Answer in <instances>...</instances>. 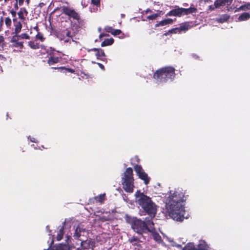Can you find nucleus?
Wrapping results in <instances>:
<instances>
[{
    "label": "nucleus",
    "mask_w": 250,
    "mask_h": 250,
    "mask_svg": "<svg viewBox=\"0 0 250 250\" xmlns=\"http://www.w3.org/2000/svg\"><path fill=\"white\" fill-rule=\"evenodd\" d=\"M173 22V21L172 19L170 18H167L164 19V20H162L160 21V22H158L155 25V27H157L160 26H165L167 24H172Z\"/></svg>",
    "instance_id": "nucleus-16"
},
{
    "label": "nucleus",
    "mask_w": 250,
    "mask_h": 250,
    "mask_svg": "<svg viewBox=\"0 0 250 250\" xmlns=\"http://www.w3.org/2000/svg\"><path fill=\"white\" fill-rule=\"evenodd\" d=\"M232 0H225V3H226V5H230L231 2H232Z\"/></svg>",
    "instance_id": "nucleus-49"
},
{
    "label": "nucleus",
    "mask_w": 250,
    "mask_h": 250,
    "mask_svg": "<svg viewBox=\"0 0 250 250\" xmlns=\"http://www.w3.org/2000/svg\"><path fill=\"white\" fill-rule=\"evenodd\" d=\"M2 23H3V18H2V17H1V18H0V25H1Z\"/></svg>",
    "instance_id": "nucleus-58"
},
{
    "label": "nucleus",
    "mask_w": 250,
    "mask_h": 250,
    "mask_svg": "<svg viewBox=\"0 0 250 250\" xmlns=\"http://www.w3.org/2000/svg\"><path fill=\"white\" fill-rule=\"evenodd\" d=\"M138 241V238L134 237V236L131 237L130 239H129V241L131 243H133L134 242H137Z\"/></svg>",
    "instance_id": "nucleus-45"
},
{
    "label": "nucleus",
    "mask_w": 250,
    "mask_h": 250,
    "mask_svg": "<svg viewBox=\"0 0 250 250\" xmlns=\"http://www.w3.org/2000/svg\"><path fill=\"white\" fill-rule=\"evenodd\" d=\"M182 250H195V245L191 243H188L182 249Z\"/></svg>",
    "instance_id": "nucleus-27"
},
{
    "label": "nucleus",
    "mask_w": 250,
    "mask_h": 250,
    "mask_svg": "<svg viewBox=\"0 0 250 250\" xmlns=\"http://www.w3.org/2000/svg\"><path fill=\"white\" fill-rule=\"evenodd\" d=\"M46 250H49V248ZM50 250H70V249L67 245L59 244L54 246Z\"/></svg>",
    "instance_id": "nucleus-15"
},
{
    "label": "nucleus",
    "mask_w": 250,
    "mask_h": 250,
    "mask_svg": "<svg viewBox=\"0 0 250 250\" xmlns=\"http://www.w3.org/2000/svg\"><path fill=\"white\" fill-rule=\"evenodd\" d=\"M3 0H0V1H2Z\"/></svg>",
    "instance_id": "nucleus-63"
},
{
    "label": "nucleus",
    "mask_w": 250,
    "mask_h": 250,
    "mask_svg": "<svg viewBox=\"0 0 250 250\" xmlns=\"http://www.w3.org/2000/svg\"><path fill=\"white\" fill-rule=\"evenodd\" d=\"M107 36H109L108 34H105V33H102L99 36V39L100 40H101L103 37H107Z\"/></svg>",
    "instance_id": "nucleus-46"
},
{
    "label": "nucleus",
    "mask_w": 250,
    "mask_h": 250,
    "mask_svg": "<svg viewBox=\"0 0 250 250\" xmlns=\"http://www.w3.org/2000/svg\"><path fill=\"white\" fill-rule=\"evenodd\" d=\"M81 246V248H78L77 250H94L93 242L90 239L82 240Z\"/></svg>",
    "instance_id": "nucleus-10"
},
{
    "label": "nucleus",
    "mask_w": 250,
    "mask_h": 250,
    "mask_svg": "<svg viewBox=\"0 0 250 250\" xmlns=\"http://www.w3.org/2000/svg\"><path fill=\"white\" fill-rule=\"evenodd\" d=\"M229 18V16L228 14H223L221 15L219 18H216V21L219 23H224L227 21Z\"/></svg>",
    "instance_id": "nucleus-20"
},
{
    "label": "nucleus",
    "mask_w": 250,
    "mask_h": 250,
    "mask_svg": "<svg viewBox=\"0 0 250 250\" xmlns=\"http://www.w3.org/2000/svg\"><path fill=\"white\" fill-rule=\"evenodd\" d=\"M197 12V9L194 6H190L188 8L180 7L178 6H175L174 9L169 11L167 14V16H175L181 17L183 16L192 15Z\"/></svg>",
    "instance_id": "nucleus-6"
},
{
    "label": "nucleus",
    "mask_w": 250,
    "mask_h": 250,
    "mask_svg": "<svg viewBox=\"0 0 250 250\" xmlns=\"http://www.w3.org/2000/svg\"><path fill=\"white\" fill-rule=\"evenodd\" d=\"M13 22H14L15 23H17V22H18V21H18V20H17V19L16 17H15V18H13Z\"/></svg>",
    "instance_id": "nucleus-53"
},
{
    "label": "nucleus",
    "mask_w": 250,
    "mask_h": 250,
    "mask_svg": "<svg viewBox=\"0 0 250 250\" xmlns=\"http://www.w3.org/2000/svg\"><path fill=\"white\" fill-rule=\"evenodd\" d=\"M30 141L32 142H33V143H37V140L35 138H33L32 139H31L30 140Z\"/></svg>",
    "instance_id": "nucleus-54"
},
{
    "label": "nucleus",
    "mask_w": 250,
    "mask_h": 250,
    "mask_svg": "<svg viewBox=\"0 0 250 250\" xmlns=\"http://www.w3.org/2000/svg\"><path fill=\"white\" fill-rule=\"evenodd\" d=\"M64 234V226H62L60 229L59 232H58L57 235V240L58 241L61 240Z\"/></svg>",
    "instance_id": "nucleus-25"
},
{
    "label": "nucleus",
    "mask_w": 250,
    "mask_h": 250,
    "mask_svg": "<svg viewBox=\"0 0 250 250\" xmlns=\"http://www.w3.org/2000/svg\"><path fill=\"white\" fill-rule=\"evenodd\" d=\"M17 14L19 16V18L21 20H25V17L24 16L23 13L20 8L19 11L17 13Z\"/></svg>",
    "instance_id": "nucleus-37"
},
{
    "label": "nucleus",
    "mask_w": 250,
    "mask_h": 250,
    "mask_svg": "<svg viewBox=\"0 0 250 250\" xmlns=\"http://www.w3.org/2000/svg\"><path fill=\"white\" fill-rule=\"evenodd\" d=\"M20 37H19L18 34H15L14 36H12L10 42L12 43H15L18 42V40H19Z\"/></svg>",
    "instance_id": "nucleus-33"
},
{
    "label": "nucleus",
    "mask_w": 250,
    "mask_h": 250,
    "mask_svg": "<svg viewBox=\"0 0 250 250\" xmlns=\"http://www.w3.org/2000/svg\"><path fill=\"white\" fill-rule=\"evenodd\" d=\"M92 63H95V62H92Z\"/></svg>",
    "instance_id": "nucleus-62"
},
{
    "label": "nucleus",
    "mask_w": 250,
    "mask_h": 250,
    "mask_svg": "<svg viewBox=\"0 0 250 250\" xmlns=\"http://www.w3.org/2000/svg\"><path fill=\"white\" fill-rule=\"evenodd\" d=\"M15 30L14 32L12 33L13 34H18L21 30L22 24L21 21L17 22V23H15Z\"/></svg>",
    "instance_id": "nucleus-21"
},
{
    "label": "nucleus",
    "mask_w": 250,
    "mask_h": 250,
    "mask_svg": "<svg viewBox=\"0 0 250 250\" xmlns=\"http://www.w3.org/2000/svg\"><path fill=\"white\" fill-rule=\"evenodd\" d=\"M122 33V31L120 29H113L112 34L114 36L119 35Z\"/></svg>",
    "instance_id": "nucleus-41"
},
{
    "label": "nucleus",
    "mask_w": 250,
    "mask_h": 250,
    "mask_svg": "<svg viewBox=\"0 0 250 250\" xmlns=\"http://www.w3.org/2000/svg\"><path fill=\"white\" fill-rule=\"evenodd\" d=\"M14 46L15 47H20V48H22L23 47V42H17L15 43Z\"/></svg>",
    "instance_id": "nucleus-42"
},
{
    "label": "nucleus",
    "mask_w": 250,
    "mask_h": 250,
    "mask_svg": "<svg viewBox=\"0 0 250 250\" xmlns=\"http://www.w3.org/2000/svg\"><path fill=\"white\" fill-rule=\"evenodd\" d=\"M135 196L138 204L149 215L151 219L154 218L156 214L157 208L151 198L141 192L139 190L136 192Z\"/></svg>",
    "instance_id": "nucleus-2"
},
{
    "label": "nucleus",
    "mask_w": 250,
    "mask_h": 250,
    "mask_svg": "<svg viewBox=\"0 0 250 250\" xmlns=\"http://www.w3.org/2000/svg\"><path fill=\"white\" fill-rule=\"evenodd\" d=\"M195 250H208L206 248V246L200 244L198 245L197 248H196L195 246Z\"/></svg>",
    "instance_id": "nucleus-36"
},
{
    "label": "nucleus",
    "mask_w": 250,
    "mask_h": 250,
    "mask_svg": "<svg viewBox=\"0 0 250 250\" xmlns=\"http://www.w3.org/2000/svg\"><path fill=\"white\" fill-rule=\"evenodd\" d=\"M167 203L169 216L177 221H183L185 218L184 202L186 201L184 193L180 190L170 192Z\"/></svg>",
    "instance_id": "nucleus-1"
},
{
    "label": "nucleus",
    "mask_w": 250,
    "mask_h": 250,
    "mask_svg": "<svg viewBox=\"0 0 250 250\" xmlns=\"http://www.w3.org/2000/svg\"><path fill=\"white\" fill-rule=\"evenodd\" d=\"M177 33H178V28L177 27L172 28L169 30H168L167 32H165L163 36H167L170 34H176Z\"/></svg>",
    "instance_id": "nucleus-30"
},
{
    "label": "nucleus",
    "mask_w": 250,
    "mask_h": 250,
    "mask_svg": "<svg viewBox=\"0 0 250 250\" xmlns=\"http://www.w3.org/2000/svg\"><path fill=\"white\" fill-rule=\"evenodd\" d=\"M0 60L5 61L6 60V58L3 55L0 54Z\"/></svg>",
    "instance_id": "nucleus-50"
},
{
    "label": "nucleus",
    "mask_w": 250,
    "mask_h": 250,
    "mask_svg": "<svg viewBox=\"0 0 250 250\" xmlns=\"http://www.w3.org/2000/svg\"><path fill=\"white\" fill-rule=\"evenodd\" d=\"M77 39V38L75 37V34L74 35L71 36V37H66L65 38L64 40H60L61 41H63L64 43H71L72 42H73L75 43L76 44L77 43V42L76 40Z\"/></svg>",
    "instance_id": "nucleus-19"
},
{
    "label": "nucleus",
    "mask_w": 250,
    "mask_h": 250,
    "mask_svg": "<svg viewBox=\"0 0 250 250\" xmlns=\"http://www.w3.org/2000/svg\"><path fill=\"white\" fill-rule=\"evenodd\" d=\"M95 56L98 60L102 61H106L105 54L103 49L99 48V50L95 53Z\"/></svg>",
    "instance_id": "nucleus-14"
},
{
    "label": "nucleus",
    "mask_w": 250,
    "mask_h": 250,
    "mask_svg": "<svg viewBox=\"0 0 250 250\" xmlns=\"http://www.w3.org/2000/svg\"><path fill=\"white\" fill-rule=\"evenodd\" d=\"M248 10H250V3H245L239 7L237 8L235 10V12H238L240 11H246Z\"/></svg>",
    "instance_id": "nucleus-22"
},
{
    "label": "nucleus",
    "mask_w": 250,
    "mask_h": 250,
    "mask_svg": "<svg viewBox=\"0 0 250 250\" xmlns=\"http://www.w3.org/2000/svg\"><path fill=\"white\" fill-rule=\"evenodd\" d=\"M26 3L28 5L30 2V0H25Z\"/></svg>",
    "instance_id": "nucleus-55"
},
{
    "label": "nucleus",
    "mask_w": 250,
    "mask_h": 250,
    "mask_svg": "<svg viewBox=\"0 0 250 250\" xmlns=\"http://www.w3.org/2000/svg\"><path fill=\"white\" fill-rule=\"evenodd\" d=\"M48 59L47 60V63L49 65H53L55 63L59 62L61 61V57L56 56L55 55V53L53 51H50L48 53Z\"/></svg>",
    "instance_id": "nucleus-11"
},
{
    "label": "nucleus",
    "mask_w": 250,
    "mask_h": 250,
    "mask_svg": "<svg viewBox=\"0 0 250 250\" xmlns=\"http://www.w3.org/2000/svg\"><path fill=\"white\" fill-rule=\"evenodd\" d=\"M104 30L108 32V33H110L112 34V32H113V29L114 28H112V27L111 26H106L104 27Z\"/></svg>",
    "instance_id": "nucleus-39"
},
{
    "label": "nucleus",
    "mask_w": 250,
    "mask_h": 250,
    "mask_svg": "<svg viewBox=\"0 0 250 250\" xmlns=\"http://www.w3.org/2000/svg\"><path fill=\"white\" fill-rule=\"evenodd\" d=\"M19 37L20 38L22 39H29L30 37L27 33H22L20 35H19Z\"/></svg>",
    "instance_id": "nucleus-40"
},
{
    "label": "nucleus",
    "mask_w": 250,
    "mask_h": 250,
    "mask_svg": "<svg viewBox=\"0 0 250 250\" xmlns=\"http://www.w3.org/2000/svg\"><path fill=\"white\" fill-rule=\"evenodd\" d=\"M123 197L125 201H127V200L125 199L126 198H127V197H126V195H125V194H124V195H123Z\"/></svg>",
    "instance_id": "nucleus-57"
},
{
    "label": "nucleus",
    "mask_w": 250,
    "mask_h": 250,
    "mask_svg": "<svg viewBox=\"0 0 250 250\" xmlns=\"http://www.w3.org/2000/svg\"><path fill=\"white\" fill-rule=\"evenodd\" d=\"M11 8H12L10 11V13L11 14L13 18H15L16 17L17 14L16 11L19 8H17L16 6H12Z\"/></svg>",
    "instance_id": "nucleus-31"
},
{
    "label": "nucleus",
    "mask_w": 250,
    "mask_h": 250,
    "mask_svg": "<svg viewBox=\"0 0 250 250\" xmlns=\"http://www.w3.org/2000/svg\"><path fill=\"white\" fill-rule=\"evenodd\" d=\"M104 198H105V194H100L99 196L96 197L95 199L99 202L102 203L104 201Z\"/></svg>",
    "instance_id": "nucleus-32"
},
{
    "label": "nucleus",
    "mask_w": 250,
    "mask_h": 250,
    "mask_svg": "<svg viewBox=\"0 0 250 250\" xmlns=\"http://www.w3.org/2000/svg\"><path fill=\"white\" fill-rule=\"evenodd\" d=\"M209 7H210V9L211 10H214V8H215L214 6V7H212V6H210Z\"/></svg>",
    "instance_id": "nucleus-60"
},
{
    "label": "nucleus",
    "mask_w": 250,
    "mask_h": 250,
    "mask_svg": "<svg viewBox=\"0 0 250 250\" xmlns=\"http://www.w3.org/2000/svg\"><path fill=\"white\" fill-rule=\"evenodd\" d=\"M152 236L153 239L158 243H160L162 242V238L161 236L159 235V233L157 232L153 233L152 234Z\"/></svg>",
    "instance_id": "nucleus-29"
},
{
    "label": "nucleus",
    "mask_w": 250,
    "mask_h": 250,
    "mask_svg": "<svg viewBox=\"0 0 250 250\" xmlns=\"http://www.w3.org/2000/svg\"><path fill=\"white\" fill-rule=\"evenodd\" d=\"M36 38L37 40H39L42 42L44 41V40H45V38L43 37V35L41 33L39 32H38V34L36 36Z\"/></svg>",
    "instance_id": "nucleus-35"
},
{
    "label": "nucleus",
    "mask_w": 250,
    "mask_h": 250,
    "mask_svg": "<svg viewBox=\"0 0 250 250\" xmlns=\"http://www.w3.org/2000/svg\"><path fill=\"white\" fill-rule=\"evenodd\" d=\"M122 179L124 189L127 192L132 193L134 186L133 169L131 167L126 169Z\"/></svg>",
    "instance_id": "nucleus-5"
},
{
    "label": "nucleus",
    "mask_w": 250,
    "mask_h": 250,
    "mask_svg": "<svg viewBox=\"0 0 250 250\" xmlns=\"http://www.w3.org/2000/svg\"><path fill=\"white\" fill-rule=\"evenodd\" d=\"M28 45L33 49H37L39 48V44L35 43L33 41H29L28 42Z\"/></svg>",
    "instance_id": "nucleus-28"
},
{
    "label": "nucleus",
    "mask_w": 250,
    "mask_h": 250,
    "mask_svg": "<svg viewBox=\"0 0 250 250\" xmlns=\"http://www.w3.org/2000/svg\"><path fill=\"white\" fill-rule=\"evenodd\" d=\"M99 50V48H92L91 49H89L88 50V52H90V51H95V53Z\"/></svg>",
    "instance_id": "nucleus-51"
},
{
    "label": "nucleus",
    "mask_w": 250,
    "mask_h": 250,
    "mask_svg": "<svg viewBox=\"0 0 250 250\" xmlns=\"http://www.w3.org/2000/svg\"><path fill=\"white\" fill-rule=\"evenodd\" d=\"M5 2H9V7L16 6L17 8H19V6L22 5L24 3V0H3Z\"/></svg>",
    "instance_id": "nucleus-13"
},
{
    "label": "nucleus",
    "mask_w": 250,
    "mask_h": 250,
    "mask_svg": "<svg viewBox=\"0 0 250 250\" xmlns=\"http://www.w3.org/2000/svg\"><path fill=\"white\" fill-rule=\"evenodd\" d=\"M87 234V232L85 229L82 227L80 226H78L75 229V231L73 237L75 239L82 241L83 239L81 238L82 236H85L86 234Z\"/></svg>",
    "instance_id": "nucleus-9"
},
{
    "label": "nucleus",
    "mask_w": 250,
    "mask_h": 250,
    "mask_svg": "<svg viewBox=\"0 0 250 250\" xmlns=\"http://www.w3.org/2000/svg\"><path fill=\"white\" fill-rule=\"evenodd\" d=\"M61 10V7H60V8L59 7H57V8H56L54 9V11L55 12V11H58V10Z\"/></svg>",
    "instance_id": "nucleus-56"
},
{
    "label": "nucleus",
    "mask_w": 250,
    "mask_h": 250,
    "mask_svg": "<svg viewBox=\"0 0 250 250\" xmlns=\"http://www.w3.org/2000/svg\"><path fill=\"white\" fill-rule=\"evenodd\" d=\"M225 5V0H216L214 3V5L215 8H219L221 6H224Z\"/></svg>",
    "instance_id": "nucleus-26"
},
{
    "label": "nucleus",
    "mask_w": 250,
    "mask_h": 250,
    "mask_svg": "<svg viewBox=\"0 0 250 250\" xmlns=\"http://www.w3.org/2000/svg\"><path fill=\"white\" fill-rule=\"evenodd\" d=\"M250 18V14L249 13H243L241 14L238 19L239 21H244L249 20Z\"/></svg>",
    "instance_id": "nucleus-24"
},
{
    "label": "nucleus",
    "mask_w": 250,
    "mask_h": 250,
    "mask_svg": "<svg viewBox=\"0 0 250 250\" xmlns=\"http://www.w3.org/2000/svg\"><path fill=\"white\" fill-rule=\"evenodd\" d=\"M4 38L2 35H0V46H3Z\"/></svg>",
    "instance_id": "nucleus-44"
},
{
    "label": "nucleus",
    "mask_w": 250,
    "mask_h": 250,
    "mask_svg": "<svg viewBox=\"0 0 250 250\" xmlns=\"http://www.w3.org/2000/svg\"><path fill=\"white\" fill-rule=\"evenodd\" d=\"M131 225L134 231L140 234L146 231L152 232L155 230L152 219L146 218L145 221H142L141 219L134 218L131 223Z\"/></svg>",
    "instance_id": "nucleus-3"
},
{
    "label": "nucleus",
    "mask_w": 250,
    "mask_h": 250,
    "mask_svg": "<svg viewBox=\"0 0 250 250\" xmlns=\"http://www.w3.org/2000/svg\"><path fill=\"white\" fill-rule=\"evenodd\" d=\"M52 69H58L61 72L66 73L67 72H70L71 73H75V70L72 68H66L64 66H61V67H52Z\"/></svg>",
    "instance_id": "nucleus-17"
},
{
    "label": "nucleus",
    "mask_w": 250,
    "mask_h": 250,
    "mask_svg": "<svg viewBox=\"0 0 250 250\" xmlns=\"http://www.w3.org/2000/svg\"><path fill=\"white\" fill-rule=\"evenodd\" d=\"M114 39L112 38L105 39L101 43V46L104 47L112 44L114 42Z\"/></svg>",
    "instance_id": "nucleus-23"
},
{
    "label": "nucleus",
    "mask_w": 250,
    "mask_h": 250,
    "mask_svg": "<svg viewBox=\"0 0 250 250\" xmlns=\"http://www.w3.org/2000/svg\"><path fill=\"white\" fill-rule=\"evenodd\" d=\"M191 26L189 25V22H184L178 28V33H180L182 31H188Z\"/></svg>",
    "instance_id": "nucleus-18"
},
{
    "label": "nucleus",
    "mask_w": 250,
    "mask_h": 250,
    "mask_svg": "<svg viewBox=\"0 0 250 250\" xmlns=\"http://www.w3.org/2000/svg\"><path fill=\"white\" fill-rule=\"evenodd\" d=\"M5 23L8 28H10L12 24V21L9 17H7L5 20Z\"/></svg>",
    "instance_id": "nucleus-34"
},
{
    "label": "nucleus",
    "mask_w": 250,
    "mask_h": 250,
    "mask_svg": "<svg viewBox=\"0 0 250 250\" xmlns=\"http://www.w3.org/2000/svg\"><path fill=\"white\" fill-rule=\"evenodd\" d=\"M134 169L139 178L144 181L145 185H147L149 183L150 178L148 177L147 174L145 172L142 166L136 165L134 166Z\"/></svg>",
    "instance_id": "nucleus-8"
},
{
    "label": "nucleus",
    "mask_w": 250,
    "mask_h": 250,
    "mask_svg": "<svg viewBox=\"0 0 250 250\" xmlns=\"http://www.w3.org/2000/svg\"><path fill=\"white\" fill-rule=\"evenodd\" d=\"M91 3L97 6L100 4V0H91Z\"/></svg>",
    "instance_id": "nucleus-43"
},
{
    "label": "nucleus",
    "mask_w": 250,
    "mask_h": 250,
    "mask_svg": "<svg viewBox=\"0 0 250 250\" xmlns=\"http://www.w3.org/2000/svg\"><path fill=\"white\" fill-rule=\"evenodd\" d=\"M21 10L23 12V14L25 13L26 15H27L28 12L26 9L25 7L21 8Z\"/></svg>",
    "instance_id": "nucleus-48"
},
{
    "label": "nucleus",
    "mask_w": 250,
    "mask_h": 250,
    "mask_svg": "<svg viewBox=\"0 0 250 250\" xmlns=\"http://www.w3.org/2000/svg\"><path fill=\"white\" fill-rule=\"evenodd\" d=\"M175 77V69L172 66H165L158 69L153 75V78L160 83L172 81Z\"/></svg>",
    "instance_id": "nucleus-4"
},
{
    "label": "nucleus",
    "mask_w": 250,
    "mask_h": 250,
    "mask_svg": "<svg viewBox=\"0 0 250 250\" xmlns=\"http://www.w3.org/2000/svg\"><path fill=\"white\" fill-rule=\"evenodd\" d=\"M135 159L136 161L137 162V163H139L140 162V159L139 158L138 156H136L135 157Z\"/></svg>",
    "instance_id": "nucleus-52"
},
{
    "label": "nucleus",
    "mask_w": 250,
    "mask_h": 250,
    "mask_svg": "<svg viewBox=\"0 0 250 250\" xmlns=\"http://www.w3.org/2000/svg\"><path fill=\"white\" fill-rule=\"evenodd\" d=\"M75 33L69 29H66L61 31L58 34V38L60 40H64L65 38L71 37V36L74 35Z\"/></svg>",
    "instance_id": "nucleus-12"
},
{
    "label": "nucleus",
    "mask_w": 250,
    "mask_h": 250,
    "mask_svg": "<svg viewBox=\"0 0 250 250\" xmlns=\"http://www.w3.org/2000/svg\"><path fill=\"white\" fill-rule=\"evenodd\" d=\"M34 28L37 31H38V32L39 31V27L37 26H36Z\"/></svg>",
    "instance_id": "nucleus-59"
},
{
    "label": "nucleus",
    "mask_w": 250,
    "mask_h": 250,
    "mask_svg": "<svg viewBox=\"0 0 250 250\" xmlns=\"http://www.w3.org/2000/svg\"><path fill=\"white\" fill-rule=\"evenodd\" d=\"M159 15L158 14H153L150 15H149L147 17V19L149 20H153L156 19L158 17Z\"/></svg>",
    "instance_id": "nucleus-38"
},
{
    "label": "nucleus",
    "mask_w": 250,
    "mask_h": 250,
    "mask_svg": "<svg viewBox=\"0 0 250 250\" xmlns=\"http://www.w3.org/2000/svg\"><path fill=\"white\" fill-rule=\"evenodd\" d=\"M62 13L67 16L69 19L79 21L80 16L74 8L70 6L63 5L61 7Z\"/></svg>",
    "instance_id": "nucleus-7"
},
{
    "label": "nucleus",
    "mask_w": 250,
    "mask_h": 250,
    "mask_svg": "<svg viewBox=\"0 0 250 250\" xmlns=\"http://www.w3.org/2000/svg\"><path fill=\"white\" fill-rule=\"evenodd\" d=\"M154 31L153 30H151V31L149 33V34H150L151 33H154Z\"/></svg>",
    "instance_id": "nucleus-61"
},
{
    "label": "nucleus",
    "mask_w": 250,
    "mask_h": 250,
    "mask_svg": "<svg viewBox=\"0 0 250 250\" xmlns=\"http://www.w3.org/2000/svg\"><path fill=\"white\" fill-rule=\"evenodd\" d=\"M97 64L99 65V66L103 70H105V68H104V66L103 64H102V63H97Z\"/></svg>",
    "instance_id": "nucleus-47"
}]
</instances>
